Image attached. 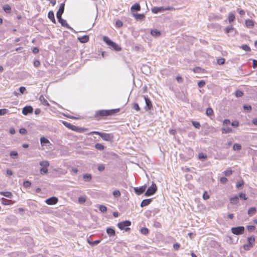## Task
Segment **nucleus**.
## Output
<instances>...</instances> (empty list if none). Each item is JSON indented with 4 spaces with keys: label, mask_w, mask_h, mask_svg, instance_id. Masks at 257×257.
<instances>
[{
    "label": "nucleus",
    "mask_w": 257,
    "mask_h": 257,
    "mask_svg": "<svg viewBox=\"0 0 257 257\" xmlns=\"http://www.w3.org/2000/svg\"><path fill=\"white\" fill-rule=\"evenodd\" d=\"M23 186L25 188H29L31 186V183L28 180L25 181L23 183Z\"/></svg>",
    "instance_id": "obj_41"
},
{
    "label": "nucleus",
    "mask_w": 257,
    "mask_h": 257,
    "mask_svg": "<svg viewBox=\"0 0 257 257\" xmlns=\"http://www.w3.org/2000/svg\"><path fill=\"white\" fill-rule=\"evenodd\" d=\"M180 244L178 243H175L173 244V248L175 250H177L179 249Z\"/></svg>",
    "instance_id": "obj_62"
},
{
    "label": "nucleus",
    "mask_w": 257,
    "mask_h": 257,
    "mask_svg": "<svg viewBox=\"0 0 257 257\" xmlns=\"http://www.w3.org/2000/svg\"><path fill=\"white\" fill-rule=\"evenodd\" d=\"M240 48L245 51H250V47L247 45H242L240 47Z\"/></svg>",
    "instance_id": "obj_38"
},
{
    "label": "nucleus",
    "mask_w": 257,
    "mask_h": 257,
    "mask_svg": "<svg viewBox=\"0 0 257 257\" xmlns=\"http://www.w3.org/2000/svg\"><path fill=\"white\" fill-rule=\"evenodd\" d=\"M229 201H230V203L232 204H233V205L236 204L238 203V201H239L238 197L237 196L235 195L234 197H231L229 199Z\"/></svg>",
    "instance_id": "obj_16"
},
{
    "label": "nucleus",
    "mask_w": 257,
    "mask_h": 257,
    "mask_svg": "<svg viewBox=\"0 0 257 257\" xmlns=\"http://www.w3.org/2000/svg\"><path fill=\"white\" fill-rule=\"evenodd\" d=\"M157 186L155 183H153L152 185L149 187L147 191L145 193V196H149L154 194L157 191Z\"/></svg>",
    "instance_id": "obj_4"
},
{
    "label": "nucleus",
    "mask_w": 257,
    "mask_h": 257,
    "mask_svg": "<svg viewBox=\"0 0 257 257\" xmlns=\"http://www.w3.org/2000/svg\"><path fill=\"white\" fill-rule=\"evenodd\" d=\"M141 232L143 234H147L149 232V230L148 228L144 227L141 228Z\"/></svg>",
    "instance_id": "obj_50"
},
{
    "label": "nucleus",
    "mask_w": 257,
    "mask_h": 257,
    "mask_svg": "<svg viewBox=\"0 0 257 257\" xmlns=\"http://www.w3.org/2000/svg\"><path fill=\"white\" fill-rule=\"evenodd\" d=\"M58 199L56 197H52L46 200L45 202L48 205H54L58 202Z\"/></svg>",
    "instance_id": "obj_10"
},
{
    "label": "nucleus",
    "mask_w": 257,
    "mask_h": 257,
    "mask_svg": "<svg viewBox=\"0 0 257 257\" xmlns=\"http://www.w3.org/2000/svg\"><path fill=\"white\" fill-rule=\"evenodd\" d=\"M256 212V208L254 207L250 208L247 211L249 216H252Z\"/></svg>",
    "instance_id": "obj_26"
},
{
    "label": "nucleus",
    "mask_w": 257,
    "mask_h": 257,
    "mask_svg": "<svg viewBox=\"0 0 257 257\" xmlns=\"http://www.w3.org/2000/svg\"><path fill=\"white\" fill-rule=\"evenodd\" d=\"M83 178L85 181L88 182L91 180L92 176L90 174H85L83 175Z\"/></svg>",
    "instance_id": "obj_30"
},
{
    "label": "nucleus",
    "mask_w": 257,
    "mask_h": 257,
    "mask_svg": "<svg viewBox=\"0 0 257 257\" xmlns=\"http://www.w3.org/2000/svg\"><path fill=\"white\" fill-rule=\"evenodd\" d=\"M107 234L109 236H114L115 235V231L114 229L111 227H108L106 230Z\"/></svg>",
    "instance_id": "obj_14"
},
{
    "label": "nucleus",
    "mask_w": 257,
    "mask_h": 257,
    "mask_svg": "<svg viewBox=\"0 0 257 257\" xmlns=\"http://www.w3.org/2000/svg\"><path fill=\"white\" fill-rule=\"evenodd\" d=\"M40 143L42 146H45L47 149H50L51 148V143L50 141L45 137H41L40 138Z\"/></svg>",
    "instance_id": "obj_7"
},
{
    "label": "nucleus",
    "mask_w": 257,
    "mask_h": 257,
    "mask_svg": "<svg viewBox=\"0 0 257 257\" xmlns=\"http://www.w3.org/2000/svg\"><path fill=\"white\" fill-rule=\"evenodd\" d=\"M239 197L240 198L243 199L244 200H247V198L246 197V195L244 193H239Z\"/></svg>",
    "instance_id": "obj_53"
},
{
    "label": "nucleus",
    "mask_w": 257,
    "mask_h": 257,
    "mask_svg": "<svg viewBox=\"0 0 257 257\" xmlns=\"http://www.w3.org/2000/svg\"><path fill=\"white\" fill-rule=\"evenodd\" d=\"M105 166L104 164H99L98 166V170L100 172H102V171H104L105 169Z\"/></svg>",
    "instance_id": "obj_46"
},
{
    "label": "nucleus",
    "mask_w": 257,
    "mask_h": 257,
    "mask_svg": "<svg viewBox=\"0 0 257 257\" xmlns=\"http://www.w3.org/2000/svg\"><path fill=\"white\" fill-rule=\"evenodd\" d=\"M95 148L98 150L102 151L104 149V146L100 143H97L95 145Z\"/></svg>",
    "instance_id": "obj_31"
},
{
    "label": "nucleus",
    "mask_w": 257,
    "mask_h": 257,
    "mask_svg": "<svg viewBox=\"0 0 257 257\" xmlns=\"http://www.w3.org/2000/svg\"><path fill=\"white\" fill-rule=\"evenodd\" d=\"M113 195L115 198L119 197L121 195L120 191L118 190H116L113 191Z\"/></svg>",
    "instance_id": "obj_37"
},
{
    "label": "nucleus",
    "mask_w": 257,
    "mask_h": 257,
    "mask_svg": "<svg viewBox=\"0 0 257 257\" xmlns=\"http://www.w3.org/2000/svg\"><path fill=\"white\" fill-rule=\"evenodd\" d=\"M48 17L49 19L51 20L53 23L56 24V20L55 19L54 14L52 11H50L48 13Z\"/></svg>",
    "instance_id": "obj_19"
},
{
    "label": "nucleus",
    "mask_w": 257,
    "mask_h": 257,
    "mask_svg": "<svg viewBox=\"0 0 257 257\" xmlns=\"http://www.w3.org/2000/svg\"><path fill=\"white\" fill-rule=\"evenodd\" d=\"M142 97L144 98L146 102V106L145 107V110L146 111L151 110L152 108V104L150 99L145 95L142 96Z\"/></svg>",
    "instance_id": "obj_8"
},
{
    "label": "nucleus",
    "mask_w": 257,
    "mask_h": 257,
    "mask_svg": "<svg viewBox=\"0 0 257 257\" xmlns=\"http://www.w3.org/2000/svg\"><path fill=\"white\" fill-rule=\"evenodd\" d=\"M231 230L232 233L234 234L240 235L243 233L244 231V227L243 226L232 227Z\"/></svg>",
    "instance_id": "obj_6"
},
{
    "label": "nucleus",
    "mask_w": 257,
    "mask_h": 257,
    "mask_svg": "<svg viewBox=\"0 0 257 257\" xmlns=\"http://www.w3.org/2000/svg\"><path fill=\"white\" fill-rule=\"evenodd\" d=\"M192 124L193 126L195 127L196 128H199L200 127V124L199 122L192 121Z\"/></svg>",
    "instance_id": "obj_40"
},
{
    "label": "nucleus",
    "mask_w": 257,
    "mask_h": 257,
    "mask_svg": "<svg viewBox=\"0 0 257 257\" xmlns=\"http://www.w3.org/2000/svg\"><path fill=\"white\" fill-rule=\"evenodd\" d=\"M64 6L65 4L64 3H62L60 5L59 9L56 14V17L58 19H60V18H62V15L64 11Z\"/></svg>",
    "instance_id": "obj_9"
},
{
    "label": "nucleus",
    "mask_w": 257,
    "mask_h": 257,
    "mask_svg": "<svg viewBox=\"0 0 257 257\" xmlns=\"http://www.w3.org/2000/svg\"><path fill=\"white\" fill-rule=\"evenodd\" d=\"M58 21L60 23H61V25L63 27H65L69 29L71 31H73L72 28H71L67 23L66 20H63L62 18H60V19H58Z\"/></svg>",
    "instance_id": "obj_13"
},
{
    "label": "nucleus",
    "mask_w": 257,
    "mask_h": 257,
    "mask_svg": "<svg viewBox=\"0 0 257 257\" xmlns=\"http://www.w3.org/2000/svg\"><path fill=\"white\" fill-rule=\"evenodd\" d=\"M33 111V108L31 106H27L23 108L22 113L24 115H27L29 113H32Z\"/></svg>",
    "instance_id": "obj_11"
},
{
    "label": "nucleus",
    "mask_w": 257,
    "mask_h": 257,
    "mask_svg": "<svg viewBox=\"0 0 257 257\" xmlns=\"http://www.w3.org/2000/svg\"><path fill=\"white\" fill-rule=\"evenodd\" d=\"M246 26L248 28H252L254 25L253 22L251 20H247L245 21Z\"/></svg>",
    "instance_id": "obj_25"
},
{
    "label": "nucleus",
    "mask_w": 257,
    "mask_h": 257,
    "mask_svg": "<svg viewBox=\"0 0 257 257\" xmlns=\"http://www.w3.org/2000/svg\"><path fill=\"white\" fill-rule=\"evenodd\" d=\"M172 9H173V8L170 7H168L166 8H164L163 7H155L152 9V13H153L154 14H157L158 13H162L165 11H169V10H171Z\"/></svg>",
    "instance_id": "obj_5"
},
{
    "label": "nucleus",
    "mask_w": 257,
    "mask_h": 257,
    "mask_svg": "<svg viewBox=\"0 0 257 257\" xmlns=\"http://www.w3.org/2000/svg\"><path fill=\"white\" fill-rule=\"evenodd\" d=\"M243 184H244L243 181L241 180V181L237 182V183L236 184V186L237 188H239V187H241L243 185Z\"/></svg>",
    "instance_id": "obj_54"
},
{
    "label": "nucleus",
    "mask_w": 257,
    "mask_h": 257,
    "mask_svg": "<svg viewBox=\"0 0 257 257\" xmlns=\"http://www.w3.org/2000/svg\"><path fill=\"white\" fill-rule=\"evenodd\" d=\"M146 186L144 185V186H142L140 187L134 188V191H135V192L137 195H141L145 192V191L146 190Z\"/></svg>",
    "instance_id": "obj_12"
},
{
    "label": "nucleus",
    "mask_w": 257,
    "mask_h": 257,
    "mask_svg": "<svg viewBox=\"0 0 257 257\" xmlns=\"http://www.w3.org/2000/svg\"><path fill=\"white\" fill-rule=\"evenodd\" d=\"M243 109L247 111H250L251 109V107L250 105H245L243 106Z\"/></svg>",
    "instance_id": "obj_55"
},
{
    "label": "nucleus",
    "mask_w": 257,
    "mask_h": 257,
    "mask_svg": "<svg viewBox=\"0 0 257 257\" xmlns=\"http://www.w3.org/2000/svg\"><path fill=\"white\" fill-rule=\"evenodd\" d=\"M78 201L80 203H83L86 201V198L84 196H81L79 197Z\"/></svg>",
    "instance_id": "obj_51"
},
{
    "label": "nucleus",
    "mask_w": 257,
    "mask_h": 257,
    "mask_svg": "<svg viewBox=\"0 0 257 257\" xmlns=\"http://www.w3.org/2000/svg\"><path fill=\"white\" fill-rule=\"evenodd\" d=\"M227 181V179L224 177H222L220 178V181L221 183L224 184Z\"/></svg>",
    "instance_id": "obj_63"
},
{
    "label": "nucleus",
    "mask_w": 257,
    "mask_h": 257,
    "mask_svg": "<svg viewBox=\"0 0 257 257\" xmlns=\"http://www.w3.org/2000/svg\"><path fill=\"white\" fill-rule=\"evenodd\" d=\"M235 19V16L232 13H229L228 15V21L230 23L233 22Z\"/></svg>",
    "instance_id": "obj_36"
},
{
    "label": "nucleus",
    "mask_w": 257,
    "mask_h": 257,
    "mask_svg": "<svg viewBox=\"0 0 257 257\" xmlns=\"http://www.w3.org/2000/svg\"><path fill=\"white\" fill-rule=\"evenodd\" d=\"M209 195L207 193V192H204V193L203 194V198L204 200H207L209 198Z\"/></svg>",
    "instance_id": "obj_59"
},
{
    "label": "nucleus",
    "mask_w": 257,
    "mask_h": 257,
    "mask_svg": "<svg viewBox=\"0 0 257 257\" xmlns=\"http://www.w3.org/2000/svg\"><path fill=\"white\" fill-rule=\"evenodd\" d=\"M241 149V146L237 143H235L233 145V149L234 151H239Z\"/></svg>",
    "instance_id": "obj_33"
},
{
    "label": "nucleus",
    "mask_w": 257,
    "mask_h": 257,
    "mask_svg": "<svg viewBox=\"0 0 257 257\" xmlns=\"http://www.w3.org/2000/svg\"><path fill=\"white\" fill-rule=\"evenodd\" d=\"M10 155L12 158H15L18 156V153L16 151H12Z\"/></svg>",
    "instance_id": "obj_45"
},
{
    "label": "nucleus",
    "mask_w": 257,
    "mask_h": 257,
    "mask_svg": "<svg viewBox=\"0 0 257 257\" xmlns=\"http://www.w3.org/2000/svg\"><path fill=\"white\" fill-rule=\"evenodd\" d=\"M232 171L231 170H226L224 171L223 173L225 176H229L232 174Z\"/></svg>",
    "instance_id": "obj_49"
},
{
    "label": "nucleus",
    "mask_w": 257,
    "mask_h": 257,
    "mask_svg": "<svg viewBox=\"0 0 257 257\" xmlns=\"http://www.w3.org/2000/svg\"><path fill=\"white\" fill-rule=\"evenodd\" d=\"M103 40L107 44V45L109 46H111V45H112L113 42L112 41H111L108 37L106 36H104L103 37Z\"/></svg>",
    "instance_id": "obj_24"
},
{
    "label": "nucleus",
    "mask_w": 257,
    "mask_h": 257,
    "mask_svg": "<svg viewBox=\"0 0 257 257\" xmlns=\"http://www.w3.org/2000/svg\"><path fill=\"white\" fill-rule=\"evenodd\" d=\"M234 30V28L232 27V26H230L229 27H227L225 29V32L226 34H229L231 33Z\"/></svg>",
    "instance_id": "obj_35"
},
{
    "label": "nucleus",
    "mask_w": 257,
    "mask_h": 257,
    "mask_svg": "<svg viewBox=\"0 0 257 257\" xmlns=\"http://www.w3.org/2000/svg\"><path fill=\"white\" fill-rule=\"evenodd\" d=\"M63 123L64 124V125L65 126H66L67 127H68V128H70V129L71 128V127L72 126V125L71 123L66 122V121H63Z\"/></svg>",
    "instance_id": "obj_60"
},
{
    "label": "nucleus",
    "mask_w": 257,
    "mask_h": 257,
    "mask_svg": "<svg viewBox=\"0 0 257 257\" xmlns=\"http://www.w3.org/2000/svg\"><path fill=\"white\" fill-rule=\"evenodd\" d=\"M231 125L234 127H237L239 125V122L238 121H233L231 123Z\"/></svg>",
    "instance_id": "obj_64"
},
{
    "label": "nucleus",
    "mask_w": 257,
    "mask_h": 257,
    "mask_svg": "<svg viewBox=\"0 0 257 257\" xmlns=\"http://www.w3.org/2000/svg\"><path fill=\"white\" fill-rule=\"evenodd\" d=\"M247 240L248 244L251 245L252 243L254 242L255 239L254 237L250 236L248 237Z\"/></svg>",
    "instance_id": "obj_44"
},
{
    "label": "nucleus",
    "mask_w": 257,
    "mask_h": 257,
    "mask_svg": "<svg viewBox=\"0 0 257 257\" xmlns=\"http://www.w3.org/2000/svg\"><path fill=\"white\" fill-rule=\"evenodd\" d=\"M48 172V170L47 168L42 167L40 169V173L41 174H47Z\"/></svg>",
    "instance_id": "obj_47"
},
{
    "label": "nucleus",
    "mask_w": 257,
    "mask_h": 257,
    "mask_svg": "<svg viewBox=\"0 0 257 257\" xmlns=\"http://www.w3.org/2000/svg\"><path fill=\"white\" fill-rule=\"evenodd\" d=\"M115 25L117 27L120 28L122 26V22L120 20H117L116 22Z\"/></svg>",
    "instance_id": "obj_58"
},
{
    "label": "nucleus",
    "mask_w": 257,
    "mask_h": 257,
    "mask_svg": "<svg viewBox=\"0 0 257 257\" xmlns=\"http://www.w3.org/2000/svg\"><path fill=\"white\" fill-rule=\"evenodd\" d=\"M223 134H228L232 132V130L230 127H223L221 129Z\"/></svg>",
    "instance_id": "obj_27"
},
{
    "label": "nucleus",
    "mask_w": 257,
    "mask_h": 257,
    "mask_svg": "<svg viewBox=\"0 0 257 257\" xmlns=\"http://www.w3.org/2000/svg\"><path fill=\"white\" fill-rule=\"evenodd\" d=\"M110 47L113 48L114 50L117 51H119L121 50V48L114 42H113V44L112 45H111Z\"/></svg>",
    "instance_id": "obj_28"
},
{
    "label": "nucleus",
    "mask_w": 257,
    "mask_h": 257,
    "mask_svg": "<svg viewBox=\"0 0 257 257\" xmlns=\"http://www.w3.org/2000/svg\"><path fill=\"white\" fill-rule=\"evenodd\" d=\"M213 111L211 108L208 107L207 108L206 111V114L208 116H211L213 114Z\"/></svg>",
    "instance_id": "obj_39"
},
{
    "label": "nucleus",
    "mask_w": 257,
    "mask_h": 257,
    "mask_svg": "<svg viewBox=\"0 0 257 257\" xmlns=\"http://www.w3.org/2000/svg\"><path fill=\"white\" fill-rule=\"evenodd\" d=\"M140 10H141L140 5L138 3H136L131 7L132 11H140Z\"/></svg>",
    "instance_id": "obj_22"
},
{
    "label": "nucleus",
    "mask_w": 257,
    "mask_h": 257,
    "mask_svg": "<svg viewBox=\"0 0 257 257\" xmlns=\"http://www.w3.org/2000/svg\"><path fill=\"white\" fill-rule=\"evenodd\" d=\"M0 194L3 195L6 197L12 198L13 197V194L10 192H0Z\"/></svg>",
    "instance_id": "obj_23"
},
{
    "label": "nucleus",
    "mask_w": 257,
    "mask_h": 257,
    "mask_svg": "<svg viewBox=\"0 0 257 257\" xmlns=\"http://www.w3.org/2000/svg\"><path fill=\"white\" fill-rule=\"evenodd\" d=\"M90 134H96L99 135L103 140L106 141H110L113 139V135L111 134L101 133L97 131H94L90 133Z\"/></svg>",
    "instance_id": "obj_2"
},
{
    "label": "nucleus",
    "mask_w": 257,
    "mask_h": 257,
    "mask_svg": "<svg viewBox=\"0 0 257 257\" xmlns=\"http://www.w3.org/2000/svg\"><path fill=\"white\" fill-rule=\"evenodd\" d=\"M40 165L42 167L44 168H47L49 166V163L47 161H41L40 163Z\"/></svg>",
    "instance_id": "obj_32"
},
{
    "label": "nucleus",
    "mask_w": 257,
    "mask_h": 257,
    "mask_svg": "<svg viewBox=\"0 0 257 257\" xmlns=\"http://www.w3.org/2000/svg\"><path fill=\"white\" fill-rule=\"evenodd\" d=\"M8 112V110L7 109H0V115H4Z\"/></svg>",
    "instance_id": "obj_57"
},
{
    "label": "nucleus",
    "mask_w": 257,
    "mask_h": 257,
    "mask_svg": "<svg viewBox=\"0 0 257 257\" xmlns=\"http://www.w3.org/2000/svg\"><path fill=\"white\" fill-rule=\"evenodd\" d=\"M78 40L81 43H86L89 41V36L88 35L83 36L82 37H78Z\"/></svg>",
    "instance_id": "obj_17"
},
{
    "label": "nucleus",
    "mask_w": 257,
    "mask_h": 257,
    "mask_svg": "<svg viewBox=\"0 0 257 257\" xmlns=\"http://www.w3.org/2000/svg\"><path fill=\"white\" fill-rule=\"evenodd\" d=\"M247 229L249 232H252L255 230V227L253 225H248Z\"/></svg>",
    "instance_id": "obj_48"
},
{
    "label": "nucleus",
    "mask_w": 257,
    "mask_h": 257,
    "mask_svg": "<svg viewBox=\"0 0 257 257\" xmlns=\"http://www.w3.org/2000/svg\"><path fill=\"white\" fill-rule=\"evenodd\" d=\"M198 158L200 160H204L207 159V156L203 153H201L199 154Z\"/></svg>",
    "instance_id": "obj_43"
},
{
    "label": "nucleus",
    "mask_w": 257,
    "mask_h": 257,
    "mask_svg": "<svg viewBox=\"0 0 257 257\" xmlns=\"http://www.w3.org/2000/svg\"><path fill=\"white\" fill-rule=\"evenodd\" d=\"M4 11L7 13H10L11 11V7L9 5H5L3 7Z\"/></svg>",
    "instance_id": "obj_34"
},
{
    "label": "nucleus",
    "mask_w": 257,
    "mask_h": 257,
    "mask_svg": "<svg viewBox=\"0 0 257 257\" xmlns=\"http://www.w3.org/2000/svg\"><path fill=\"white\" fill-rule=\"evenodd\" d=\"M2 203L3 204L6 205H10L13 204V202L12 200L7 199L5 198H2Z\"/></svg>",
    "instance_id": "obj_20"
},
{
    "label": "nucleus",
    "mask_w": 257,
    "mask_h": 257,
    "mask_svg": "<svg viewBox=\"0 0 257 257\" xmlns=\"http://www.w3.org/2000/svg\"><path fill=\"white\" fill-rule=\"evenodd\" d=\"M151 34L153 36L157 37L160 36L161 33L159 31L156 29H153L151 31Z\"/></svg>",
    "instance_id": "obj_21"
},
{
    "label": "nucleus",
    "mask_w": 257,
    "mask_h": 257,
    "mask_svg": "<svg viewBox=\"0 0 257 257\" xmlns=\"http://www.w3.org/2000/svg\"><path fill=\"white\" fill-rule=\"evenodd\" d=\"M205 84V82L204 80H200L198 83V86L199 87L201 88L203 87Z\"/></svg>",
    "instance_id": "obj_52"
},
{
    "label": "nucleus",
    "mask_w": 257,
    "mask_h": 257,
    "mask_svg": "<svg viewBox=\"0 0 257 257\" xmlns=\"http://www.w3.org/2000/svg\"><path fill=\"white\" fill-rule=\"evenodd\" d=\"M133 108L136 110L137 111H139L140 110V106L139 104L137 103H135L133 104Z\"/></svg>",
    "instance_id": "obj_56"
},
{
    "label": "nucleus",
    "mask_w": 257,
    "mask_h": 257,
    "mask_svg": "<svg viewBox=\"0 0 257 257\" xmlns=\"http://www.w3.org/2000/svg\"><path fill=\"white\" fill-rule=\"evenodd\" d=\"M39 100L41 103L46 106H49V104L47 100L44 97L43 95H41L39 97Z\"/></svg>",
    "instance_id": "obj_18"
},
{
    "label": "nucleus",
    "mask_w": 257,
    "mask_h": 257,
    "mask_svg": "<svg viewBox=\"0 0 257 257\" xmlns=\"http://www.w3.org/2000/svg\"><path fill=\"white\" fill-rule=\"evenodd\" d=\"M116 111V109L100 110L96 112L95 116L97 118H99L101 117L112 115Z\"/></svg>",
    "instance_id": "obj_1"
},
{
    "label": "nucleus",
    "mask_w": 257,
    "mask_h": 257,
    "mask_svg": "<svg viewBox=\"0 0 257 257\" xmlns=\"http://www.w3.org/2000/svg\"><path fill=\"white\" fill-rule=\"evenodd\" d=\"M152 199H144L141 203V206L142 207H144L145 206H146L150 204V203L152 202Z\"/></svg>",
    "instance_id": "obj_15"
},
{
    "label": "nucleus",
    "mask_w": 257,
    "mask_h": 257,
    "mask_svg": "<svg viewBox=\"0 0 257 257\" xmlns=\"http://www.w3.org/2000/svg\"><path fill=\"white\" fill-rule=\"evenodd\" d=\"M242 95L243 93L242 92V91L239 90H237L236 91L235 95L236 97H241L242 96Z\"/></svg>",
    "instance_id": "obj_61"
},
{
    "label": "nucleus",
    "mask_w": 257,
    "mask_h": 257,
    "mask_svg": "<svg viewBox=\"0 0 257 257\" xmlns=\"http://www.w3.org/2000/svg\"><path fill=\"white\" fill-rule=\"evenodd\" d=\"M131 225V222L129 220H126L119 222L117 224L118 227L120 230H124L125 231H128L131 228L128 227Z\"/></svg>",
    "instance_id": "obj_3"
},
{
    "label": "nucleus",
    "mask_w": 257,
    "mask_h": 257,
    "mask_svg": "<svg viewBox=\"0 0 257 257\" xmlns=\"http://www.w3.org/2000/svg\"><path fill=\"white\" fill-rule=\"evenodd\" d=\"M134 16L137 20H142L145 18V16L144 14H134Z\"/></svg>",
    "instance_id": "obj_29"
},
{
    "label": "nucleus",
    "mask_w": 257,
    "mask_h": 257,
    "mask_svg": "<svg viewBox=\"0 0 257 257\" xmlns=\"http://www.w3.org/2000/svg\"><path fill=\"white\" fill-rule=\"evenodd\" d=\"M99 210L102 212H105L107 211V208L105 206L100 205L99 207Z\"/></svg>",
    "instance_id": "obj_42"
}]
</instances>
